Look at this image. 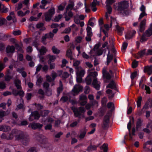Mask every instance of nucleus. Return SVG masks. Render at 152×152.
<instances>
[{
  "label": "nucleus",
  "mask_w": 152,
  "mask_h": 152,
  "mask_svg": "<svg viewBox=\"0 0 152 152\" xmlns=\"http://www.w3.org/2000/svg\"><path fill=\"white\" fill-rule=\"evenodd\" d=\"M71 109L74 113L75 117H78L79 118H84L85 117L84 113L86 110L84 107H80L77 108L72 107Z\"/></svg>",
  "instance_id": "1"
},
{
  "label": "nucleus",
  "mask_w": 152,
  "mask_h": 152,
  "mask_svg": "<svg viewBox=\"0 0 152 152\" xmlns=\"http://www.w3.org/2000/svg\"><path fill=\"white\" fill-rule=\"evenodd\" d=\"M117 10L124 15L128 14L127 8L128 7V3L127 1H123L118 3Z\"/></svg>",
  "instance_id": "2"
},
{
  "label": "nucleus",
  "mask_w": 152,
  "mask_h": 152,
  "mask_svg": "<svg viewBox=\"0 0 152 152\" xmlns=\"http://www.w3.org/2000/svg\"><path fill=\"white\" fill-rule=\"evenodd\" d=\"M89 75L94 77L92 82V85L97 90H99L100 88V83L97 80V78L96 77L97 75L96 72H91Z\"/></svg>",
  "instance_id": "3"
},
{
  "label": "nucleus",
  "mask_w": 152,
  "mask_h": 152,
  "mask_svg": "<svg viewBox=\"0 0 152 152\" xmlns=\"http://www.w3.org/2000/svg\"><path fill=\"white\" fill-rule=\"evenodd\" d=\"M55 13V9L51 8L50 9L48 12L45 14V20L47 22L49 21Z\"/></svg>",
  "instance_id": "4"
},
{
  "label": "nucleus",
  "mask_w": 152,
  "mask_h": 152,
  "mask_svg": "<svg viewBox=\"0 0 152 152\" xmlns=\"http://www.w3.org/2000/svg\"><path fill=\"white\" fill-rule=\"evenodd\" d=\"M110 115V113H108L104 118L102 126V128L104 129L107 128L108 126Z\"/></svg>",
  "instance_id": "5"
},
{
  "label": "nucleus",
  "mask_w": 152,
  "mask_h": 152,
  "mask_svg": "<svg viewBox=\"0 0 152 152\" xmlns=\"http://www.w3.org/2000/svg\"><path fill=\"white\" fill-rule=\"evenodd\" d=\"M83 89V87L79 85H75L72 90L73 94L75 95L77 94Z\"/></svg>",
  "instance_id": "6"
},
{
  "label": "nucleus",
  "mask_w": 152,
  "mask_h": 152,
  "mask_svg": "<svg viewBox=\"0 0 152 152\" xmlns=\"http://www.w3.org/2000/svg\"><path fill=\"white\" fill-rule=\"evenodd\" d=\"M32 116L34 117V119H38L39 118L40 115L37 111H35L32 112L28 119L30 121H32L33 120V119L31 118Z\"/></svg>",
  "instance_id": "7"
},
{
  "label": "nucleus",
  "mask_w": 152,
  "mask_h": 152,
  "mask_svg": "<svg viewBox=\"0 0 152 152\" xmlns=\"http://www.w3.org/2000/svg\"><path fill=\"white\" fill-rule=\"evenodd\" d=\"M25 137L23 132L17 131L16 134H15V137L16 139L18 140H23Z\"/></svg>",
  "instance_id": "8"
},
{
  "label": "nucleus",
  "mask_w": 152,
  "mask_h": 152,
  "mask_svg": "<svg viewBox=\"0 0 152 152\" xmlns=\"http://www.w3.org/2000/svg\"><path fill=\"white\" fill-rule=\"evenodd\" d=\"M85 73V71L81 67H79L76 69V75L80 76L83 77Z\"/></svg>",
  "instance_id": "9"
},
{
  "label": "nucleus",
  "mask_w": 152,
  "mask_h": 152,
  "mask_svg": "<svg viewBox=\"0 0 152 152\" xmlns=\"http://www.w3.org/2000/svg\"><path fill=\"white\" fill-rule=\"evenodd\" d=\"M11 130L10 126L6 125H2L0 126V131L7 132Z\"/></svg>",
  "instance_id": "10"
},
{
  "label": "nucleus",
  "mask_w": 152,
  "mask_h": 152,
  "mask_svg": "<svg viewBox=\"0 0 152 152\" xmlns=\"http://www.w3.org/2000/svg\"><path fill=\"white\" fill-rule=\"evenodd\" d=\"M103 76L106 78L107 79H109L111 77L110 75L108 73L106 72V68L104 67L103 68L102 70Z\"/></svg>",
  "instance_id": "11"
},
{
  "label": "nucleus",
  "mask_w": 152,
  "mask_h": 152,
  "mask_svg": "<svg viewBox=\"0 0 152 152\" xmlns=\"http://www.w3.org/2000/svg\"><path fill=\"white\" fill-rule=\"evenodd\" d=\"M146 20L144 19L140 23L139 30L140 32L143 31L145 29Z\"/></svg>",
  "instance_id": "12"
},
{
  "label": "nucleus",
  "mask_w": 152,
  "mask_h": 152,
  "mask_svg": "<svg viewBox=\"0 0 152 152\" xmlns=\"http://www.w3.org/2000/svg\"><path fill=\"white\" fill-rule=\"evenodd\" d=\"M145 72H146L149 75L152 74V66H146L145 67L144 69Z\"/></svg>",
  "instance_id": "13"
},
{
  "label": "nucleus",
  "mask_w": 152,
  "mask_h": 152,
  "mask_svg": "<svg viewBox=\"0 0 152 152\" xmlns=\"http://www.w3.org/2000/svg\"><path fill=\"white\" fill-rule=\"evenodd\" d=\"M31 126L32 128L34 129L40 128L42 126V125L40 124L35 123L30 124L29 125V126Z\"/></svg>",
  "instance_id": "14"
},
{
  "label": "nucleus",
  "mask_w": 152,
  "mask_h": 152,
  "mask_svg": "<svg viewBox=\"0 0 152 152\" xmlns=\"http://www.w3.org/2000/svg\"><path fill=\"white\" fill-rule=\"evenodd\" d=\"M17 130H12L10 133L7 134L8 140H11L13 138L14 136H15L16 134Z\"/></svg>",
  "instance_id": "15"
},
{
  "label": "nucleus",
  "mask_w": 152,
  "mask_h": 152,
  "mask_svg": "<svg viewBox=\"0 0 152 152\" xmlns=\"http://www.w3.org/2000/svg\"><path fill=\"white\" fill-rule=\"evenodd\" d=\"M13 94L15 96L19 95L21 98H22L24 96V92L22 90H20L19 91H14L13 92Z\"/></svg>",
  "instance_id": "16"
},
{
  "label": "nucleus",
  "mask_w": 152,
  "mask_h": 152,
  "mask_svg": "<svg viewBox=\"0 0 152 152\" xmlns=\"http://www.w3.org/2000/svg\"><path fill=\"white\" fill-rule=\"evenodd\" d=\"M129 33L127 34L125 36V38L127 39H129L132 38L135 34L136 31L135 30H133Z\"/></svg>",
  "instance_id": "17"
},
{
  "label": "nucleus",
  "mask_w": 152,
  "mask_h": 152,
  "mask_svg": "<svg viewBox=\"0 0 152 152\" xmlns=\"http://www.w3.org/2000/svg\"><path fill=\"white\" fill-rule=\"evenodd\" d=\"M106 88H110L115 90H116V84L113 81H111L109 84L106 86Z\"/></svg>",
  "instance_id": "18"
},
{
  "label": "nucleus",
  "mask_w": 152,
  "mask_h": 152,
  "mask_svg": "<svg viewBox=\"0 0 152 152\" xmlns=\"http://www.w3.org/2000/svg\"><path fill=\"white\" fill-rule=\"evenodd\" d=\"M30 13L28 10L26 11L25 12H23L22 11L20 10L17 12L18 15L20 17H22L25 16L26 14H28Z\"/></svg>",
  "instance_id": "19"
},
{
  "label": "nucleus",
  "mask_w": 152,
  "mask_h": 152,
  "mask_svg": "<svg viewBox=\"0 0 152 152\" xmlns=\"http://www.w3.org/2000/svg\"><path fill=\"white\" fill-rule=\"evenodd\" d=\"M14 83L17 89H20L21 88V83L19 80L16 79L14 81Z\"/></svg>",
  "instance_id": "20"
},
{
  "label": "nucleus",
  "mask_w": 152,
  "mask_h": 152,
  "mask_svg": "<svg viewBox=\"0 0 152 152\" xmlns=\"http://www.w3.org/2000/svg\"><path fill=\"white\" fill-rule=\"evenodd\" d=\"M15 50V47L13 46H8L6 48V52L7 53H12L14 52Z\"/></svg>",
  "instance_id": "21"
},
{
  "label": "nucleus",
  "mask_w": 152,
  "mask_h": 152,
  "mask_svg": "<svg viewBox=\"0 0 152 152\" xmlns=\"http://www.w3.org/2000/svg\"><path fill=\"white\" fill-rule=\"evenodd\" d=\"M37 28L40 30L44 31L46 29L45 28L44 26V24L42 23H40L37 24L36 25Z\"/></svg>",
  "instance_id": "22"
},
{
  "label": "nucleus",
  "mask_w": 152,
  "mask_h": 152,
  "mask_svg": "<svg viewBox=\"0 0 152 152\" xmlns=\"http://www.w3.org/2000/svg\"><path fill=\"white\" fill-rule=\"evenodd\" d=\"M37 50L40 53V54L41 55H44L46 53L47 50L46 48L44 47H42L40 49L37 48Z\"/></svg>",
  "instance_id": "23"
},
{
  "label": "nucleus",
  "mask_w": 152,
  "mask_h": 152,
  "mask_svg": "<svg viewBox=\"0 0 152 152\" xmlns=\"http://www.w3.org/2000/svg\"><path fill=\"white\" fill-rule=\"evenodd\" d=\"M50 144L48 143L47 139L44 140L42 142L41 146L44 148H48L50 146Z\"/></svg>",
  "instance_id": "24"
},
{
  "label": "nucleus",
  "mask_w": 152,
  "mask_h": 152,
  "mask_svg": "<svg viewBox=\"0 0 152 152\" xmlns=\"http://www.w3.org/2000/svg\"><path fill=\"white\" fill-rule=\"evenodd\" d=\"M107 65H108L109 63L111 61L113 58V56L110 54V51L109 50L108 54L107 55Z\"/></svg>",
  "instance_id": "25"
},
{
  "label": "nucleus",
  "mask_w": 152,
  "mask_h": 152,
  "mask_svg": "<svg viewBox=\"0 0 152 152\" xmlns=\"http://www.w3.org/2000/svg\"><path fill=\"white\" fill-rule=\"evenodd\" d=\"M47 56L49 58L48 63H50L54 62L56 58V56H51L50 55H48Z\"/></svg>",
  "instance_id": "26"
},
{
  "label": "nucleus",
  "mask_w": 152,
  "mask_h": 152,
  "mask_svg": "<svg viewBox=\"0 0 152 152\" xmlns=\"http://www.w3.org/2000/svg\"><path fill=\"white\" fill-rule=\"evenodd\" d=\"M71 27L72 28V34L74 35L76 32L78 30L79 28L74 24L72 25L71 26Z\"/></svg>",
  "instance_id": "27"
},
{
  "label": "nucleus",
  "mask_w": 152,
  "mask_h": 152,
  "mask_svg": "<svg viewBox=\"0 0 152 152\" xmlns=\"http://www.w3.org/2000/svg\"><path fill=\"white\" fill-rule=\"evenodd\" d=\"M116 31L118 34L120 35H121L122 32L124 30V28L122 27L119 26L118 25H116Z\"/></svg>",
  "instance_id": "28"
},
{
  "label": "nucleus",
  "mask_w": 152,
  "mask_h": 152,
  "mask_svg": "<svg viewBox=\"0 0 152 152\" xmlns=\"http://www.w3.org/2000/svg\"><path fill=\"white\" fill-rule=\"evenodd\" d=\"M75 5L74 2L73 1H71L68 6L66 7V11L69 10H72Z\"/></svg>",
  "instance_id": "29"
},
{
  "label": "nucleus",
  "mask_w": 152,
  "mask_h": 152,
  "mask_svg": "<svg viewBox=\"0 0 152 152\" xmlns=\"http://www.w3.org/2000/svg\"><path fill=\"white\" fill-rule=\"evenodd\" d=\"M48 2V0H42L41 1V4L40 6V7L41 9H44L45 6Z\"/></svg>",
  "instance_id": "30"
},
{
  "label": "nucleus",
  "mask_w": 152,
  "mask_h": 152,
  "mask_svg": "<svg viewBox=\"0 0 152 152\" xmlns=\"http://www.w3.org/2000/svg\"><path fill=\"white\" fill-rule=\"evenodd\" d=\"M86 132L85 130L80 131V134L78 135V137L80 139H83L85 136Z\"/></svg>",
  "instance_id": "31"
},
{
  "label": "nucleus",
  "mask_w": 152,
  "mask_h": 152,
  "mask_svg": "<svg viewBox=\"0 0 152 152\" xmlns=\"http://www.w3.org/2000/svg\"><path fill=\"white\" fill-rule=\"evenodd\" d=\"M142 123V121H141L140 119H138L137 121V124L136 127V128L137 130H138L140 128V127H141V126Z\"/></svg>",
  "instance_id": "32"
},
{
  "label": "nucleus",
  "mask_w": 152,
  "mask_h": 152,
  "mask_svg": "<svg viewBox=\"0 0 152 152\" xmlns=\"http://www.w3.org/2000/svg\"><path fill=\"white\" fill-rule=\"evenodd\" d=\"M146 36L144 33L141 36L140 41L142 43H143L144 42L147 41L148 38H147Z\"/></svg>",
  "instance_id": "33"
},
{
  "label": "nucleus",
  "mask_w": 152,
  "mask_h": 152,
  "mask_svg": "<svg viewBox=\"0 0 152 152\" xmlns=\"http://www.w3.org/2000/svg\"><path fill=\"white\" fill-rule=\"evenodd\" d=\"M29 141V138L28 137L25 138L24 137L22 140V142L23 145H26L28 144Z\"/></svg>",
  "instance_id": "34"
},
{
  "label": "nucleus",
  "mask_w": 152,
  "mask_h": 152,
  "mask_svg": "<svg viewBox=\"0 0 152 152\" xmlns=\"http://www.w3.org/2000/svg\"><path fill=\"white\" fill-rule=\"evenodd\" d=\"M97 147L94 145H90L87 148V150L88 151H92L96 150Z\"/></svg>",
  "instance_id": "35"
},
{
  "label": "nucleus",
  "mask_w": 152,
  "mask_h": 152,
  "mask_svg": "<svg viewBox=\"0 0 152 152\" xmlns=\"http://www.w3.org/2000/svg\"><path fill=\"white\" fill-rule=\"evenodd\" d=\"M87 32V35L91 36H92V33L91 31V28L90 26H87L86 28Z\"/></svg>",
  "instance_id": "36"
},
{
  "label": "nucleus",
  "mask_w": 152,
  "mask_h": 152,
  "mask_svg": "<svg viewBox=\"0 0 152 152\" xmlns=\"http://www.w3.org/2000/svg\"><path fill=\"white\" fill-rule=\"evenodd\" d=\"M147 37H149L152 35V30L149 28L146 30L144 33Z\"/></svg>",
  "instance_id": "37"
},
{
  "label": "nucleus",
  "mask_w": 152,
  "mask_h": 152,
  "mask_svg": "<svg viewBox=\"0 0 152 152\" xmlns=\"http://www.w3.org/2000/svg\"><path fill=\"white\" fill-rule=\"evenodd\" d=\"M100 149L102 150L104 152H107L108 149V145L107 144L104 143L102 146L100 147Z\"/></svg>",
  "instance_id": "38"
},
{
  "label": "nucleus",
  "mask_w": 152,
  "mask_h": 152,
  "mask_svg": "<svg viewBox=\"0 0 152 152\" xmlns=\"http://www.w3.org/2000/svg\"><path fill=\"white\" fill-rule=\"evenodd\" d=\"M9 113L8 111H0V118H1Z\"/></svg>",
  "instance_id": "39"
},
{
  "label": "nucleus",
  "mask_w": 152,
  "mask_h": 152,
  "mask_svg": "<svg viewBox=\"0 0 152 152\" xmlns=\"http://www.w3.org/2000/svg\"><path fill=\"white\" fill-rule=\"evenodd\" d=\"M60 86L57 88V91L58 94L61 92L63 90L62 83L61 81H60L59 83Z\"/></svg>",
  "instance_id": "40"
},
{
  "label": "nucleus",
  "mask_w": 152,
  "mask_h": 152,
  "mask_svg": "<svg viewBox=\"0 0 152 152\" xmlns=\"http://www.w3.org/2000/svg\"><path fill=\"white\" fill-rule=\"evenodd\" d=\"M117 23L115 18L111 17V23H110V26H111L112 24H114L116 26Z\"/></svg>",
  "instance_id": "41"
},
{
  "label": "nucleus",
  "mask_w": 152,
  "mask_h": 152,
  "mask_svg": "<svg viewBox=\"0 0 152 152\" xmlns=\"http://www.w3.org/2000/svg\"><path fill=\"white\" fill-rule=\"evenodd\" d=\"M53 53L56 54H59L60 52V50L56 48L55 46H53L52 48Z\"/></svg>",
  "instance_id": "42"
},
{
  "label": "nucleus",
  "mask_w": 152,
  "mask_h": 152,
  "mask_svg": "<svg viewBox=\"0 0 152 152\" xmlns=\"http://www.w3.org/2000/svg\"><path fill=\"white\" fill-rule=\"evenodd\" d=\"M142 100V97L141 96H139L137 102V105L138 107H140L141 105V101Z\"/></svg>",
  "instance_id": "43"
},
{
  "label": "nucleus",
  "mask_w": 152,
  "mask_h": 152,
  "mask_svg": "<svg viewBox=\"0 0 152 152\" xmlns=\"http://www.w3.org/2000/svg\"><path fill=\"white\" fill-rule=\"evenodd\" d=\"M80 118H79L77 121H75L72 122L70 124V126L72 127H74L77 126L80 121Z\"/></svg>",
  "instance_id": "44"
},
{
  "label": "nucleus",
  "mask_w": 152,
  "mask_h": 152,
  "mask_svg": "<svg viewBox=\"0 0 152 152\" xmlns=\"http://www.w3.org/2000/svg\"><path fill=\"white\" fill-rule=\"evenodd\" d=\"M7 21L6 19L2 17L0 18V26H1L6 23Z\"/></svg>",
  "instance_id": "45"
},
{
  "label": "nucleus",
  "mask_w": 152,
  "mask_h": 152,
  "mask_svg": "<svg viewBox=\"0 0 152 152\" xmlns=\"http://www.w3.org/2000/svg\"><path fill=\"white\" fill-rule=\"evenodd\" d=\"M80 63V62L79 61H75L73 64V65L75 67V69H78L79 67H81L80 66H79V65Z\"/></svg>",
  "instance_id": "46"
},
{
  "label": "nucleus",
  "mask_w": 152,
  "mask_h": 152,
  "mask_svg": "<svg viewBox=\"0 0 152 152\" xmlns=\"http://www.w3.org/2000/svg\"><path fill=\"white\" fill-rule=\"evenodd\" d=\"M95 51L93 49L90 50L89 53V54L90 55V58H92L93 57H94L95 56H96V53L95 54L94 53V52Z\"/></svg>",
  "instance_id": "47"
},
{
  "label": "nucleus",
  "mask_w": 152,
  "mask_h": 152,
  "mask_svg": "<svg viewBox=\"0 0 152 152\" xmlns=\"http://www.w3.org/2000/svg\"><path fill=\"white\" fill-rule=\"evenodd\" d=\"M93 20L95 21V18H91V19H89V20L88 21V22L89 25L91 26H94V22L92 21Z\"/></svg>",
  "instance_id": "48"
},
{
  "label": "nucleus",
  "mask_w": 152,
  "mask_h": 152,
  "mask_svg": "<svg viewBox=\"0 0 152 152\" xmlns=\"http://www.w3.org/2000/svg\"><path fill=\"white\" fill-rule=\"evenodd\" d=\"M8 11V8L5 7L4 5L2 6V8H1V12L3 13H6Z\"/></svg>",
  "instance_id": "49"
},
{
  "label": "nucleus",
  "mask_w": 152,
  "mask_h": 152,
  "mask_svg": "<svg viewBox=\"0 0 152 152\" xmlns=\"http://www.w3.org/2000/svg\"><path fill=\"white\" fill-rule=\"evenodd\" d=\"M106 6L107 9V13L110 14L111 13L112 11V8L110 5H106Z\"/></svg>",
  "instance_id": "50"
},
{
  "label": "nucleus",
  "mask_w": 152,
  "mask_h": 152,
  "mask_svg": "<svg viewBox=\"0 0 152 152\" xmlns=\"http://www.w3.org/2000/svg\"><path fill=\"white\" fill-rule=\"evenodd\" d=\"M87 99V97L85 95L82 94L80 96V101H84L86 100Z\"/></svg>",
  "instance_id": "51"
},
{
  "label": "nucleus",
  "mask_w": 152,
  "mask_h": 152,
  "mask_svg": "<svg viewBox=\"0 0 152 152\" xmlns=\"http://www.w3.org/2000/svg\"><path fill=\"white\" fill-rule=\"evenodd\" d=\"M69 98V97L68 96H64L61 98V100L63 102H65L67 101L68 100Z\"/></svg>",
  "instance_id": "52"
},
{
  "label": "nucleus",
  "mask_w": 152,
  "mask_h": 152,
  "mask_svg": "<svg viewBox=\"0 0 152 152\" xmlns=\"http://www.w3.org/2000/svg\"><path fill=\"white\" fill-rule=\"evenodd\" d=\"M62 18L61 15H59L58 16H56L54 19L55 22H58Z\"/></svg>",
  "instance_id": "53"
},
{
  "label": "nucleus",
  "mask_w": 152,
  "mask_h": 152,
  "mask_svg": "<svg viewBox=\"0 0 152 152\" xmlns=\"http://www.w3.org/2000/svg\"><path fill=\"white\" fill-rule=\"evenodd\" d=\"M15 47L16 48V49L18 51H20V52L23 53V51L22 49V48L19 46V45L17 44H15Z\"/></svg>",
  "instance_id": "54"
},
{
  "label": "nucleus",
  "mask_w": 152,
  "mask_h": 152,
  "mask_svg": "<svg viewBox=\"0 0 152 152\" xmlns=\"http://www.w3.org/2000/svg\"><path fill=\"white\" fill-rule=\"evenodd\" d=\"M137 75V72L134 71L132 73L131 75V78L132 80H133Z\"/></svg>",
  "instance_id": "55"
},
{
  "label": "nucleus",
  "mask_w": 152,
  "mask_h": 152,
  "mask_svg": "<svg viewBox=\"0 0 152 152\" xmlns=\"http://www.w3.org/2000/svg\"><path fill=\"white\" fill-rule=\"evenodd\" d=\"M115 1V0H106V4L107 5H110Z\"/></svg>",
  "instance_id": "56"
},
{
  "label": "nucleus",
  "mask_w": 152,
  "mask_h": 152,
  "mask_svg": "<svg viewBox=\"0 0 152 152\" xmlns=\"http://www.w3.org/2000/svg\"><path fill=\"white\" fill-rule=\"evenodd\" d=\"M58 76L57 74L54 71H52L51 73V76L53 80H54Z\"/></svg>",
  "instance_id": "57"
},
{
  "label": "nucleus",
  "mask_w": 152,
  "mask_h": 152,
  "mask_svg": "<svg viewBox=\"0 0 152 152\" xmlns=\"http://www.w3.org/2000/svg\"><path fill=\"white\" fill-rule=\"evenodd\" d=\"M71 29L70 27L66 28L62 32L63 33L69 34L70 33Z\"/></svg>",
  "instance_id": "58"
},
{
  "label": "nucleus",
  "mask_w": 152,
  "mask_h": 152,
  "mask_svg": "<svg viewBox=\"0 0 152 152\" xmlns=\"http://www.w3.org/2000/svg\"><path fill=\"white\" fill-rule=\"evenodd\" d=\"M107 102V98L104 97H103L102 100V104L103 106H105Z\"/></svg>",
  "instance_id": "59"
},
{
  "label": "nucleus",
  "mask_w": 152,
  "mask_h": 152,
  "mask_svg": "<svg viewBox=\"0 0 152 152\" xmlns=\"http://www.w3.org/2000/svg\"><path fill=\"white\" fill-rule=\"evenodd\" d=\"M127 43L126 42H124L123 43L122 47V50L123 52H125V50L127 48Z\"/></svg>",
  "instance_id": "60"
},
{
  "label": "nucleus",
  "mask_w": 152,
  "mask_h": 152,
  "mask_svg": "<svg viewBox=\"0 0 152 152\" xmlns=\"http://www.w3.org/2000/svg\"><path fill=\"white\" fill-rule=\"evenodd\" d=\"M49 65L50 69H53L55 67V64L54 63H48Z\"/></svg>",
  "instance_id": "61"
},
{
  "label": "nucleus",
  "mask_w": 152,
  "mask_h": 152,
  "mask_svg": "<svg viewBox=\"0 0 152 152\" xmlns=\"http://www.w3.org/2000/svg\"><path fill=\"white\" fill-rule=\"evenodd\" d=\"M37 151L36 148L34 147H32L30 148L27 152H37Z\"/></svg>",
  "instance_id": "62"
},
{
  "label": "nucleus",
  "mask_w": 152,
  "mask_h": 152,
  "mask_svg": "<svg viewBox=\"0 0 152 152\" xmlns=\"http://www.w3.org/2000/svg\"><path fill=\"white\" fill-rule=\"evenodd\" d=\"M6 88V84L3 81L0 82V88L4 89Z\"/></svg>",
  "instance_id": "63"
},
{
  "label": "nucleus",
  "mask_w": 152,
  "mask_h": 152,
  "mask_svg": "<svg viewBox=\"0 0 152 152\" xmlns=\"http://www.w3.org/2000/svg\"><path fill=\"white\" fill-rule=\"evenodd\" d=\"M99 4V2L97 0H93V2L91 4V7H95L97 4Z\"/></svg>",
  "instance_id": "64"
}]
</instances>
